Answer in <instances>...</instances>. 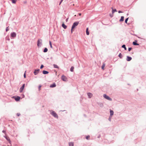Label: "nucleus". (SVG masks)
<instances>
[{"instance_id":"f257e3e1","label":"nucleus","mask_w":146,"mask_h":146,"mask_svg":"<svg viewBox=\"0 0 146 146\" xmlns=\"http://www.w3.org/2000/svg\"><path fill=\"white\" fill-rule=\"evenodd\" d=\"M50 114L55 117L58 118V116L57 114L54 111L50 110Z\"/></svg>"},{"instance_id":"f03ea898","label":"nucleus","mask_w":146,"mask_h":146,"mask_svg":"<svg viewBox=\"0 0 146 146\" xmlns=\"http://www.w3.org/2000/svg\"><path fill=\"white\" fill-rule=\"evenodd\" d=\"M79 23V22H76L74 23L72 26V29H74L78 25Z\"/></svg>"},{"instance_id":"7ed1b4c3","label":"nucleus","mask_w":146,"mask_h":146,"mask_svg":"<svg viewBox=\"0 0 146 146\" xmlns=\"http://www.w3.org/2000/svg\"><path fill=\"white\" fill-rule=\"evenodd\" d=\"M103 96L106 99L110 101L112 100V99L111 98H110L108 96H107L105 94H104Z\"/></svg>"},{"instance_id":"20e7f679","label":"nucleus","mask_w":146,"mask_h":146,"mask_svg":"<svg viewBox=\"0 0 146 146\" xmlns=\"http://www.w3.org/2000/svg\"><path fill=\"white\" fill-rule=\"evenodd\" d=\"M61 79L62 80L64 81H66L67 80V78L66 76L64 75L62 76L61 77Z\"/></svg>"},{"instance_id":"39448f33","label":"nucleus","mask_w":146,"mask_h":146,"mask_svg":"<svg viewBox=\"0 0 146 146\" xmlns=\"http://www.w3.org/2000/svg\"><path fill=\"white\" fill-rule=\"evenodd\" d=\"M42 40L40 39H39L37 41V46L38 47L40 46V44H41L42 43Z\"/></svg>"},{"instance_id":"423d86ee","label":"nucleus","mask_w":146,"mask_h":146,"mask_svg":"<svg viewBox=\"0 0 146 146\" xmlns=\"http://www.w3.org/2000/svg\"><path fill=\"white\" fill-rule=\"evenodd\" d=\"M13 98L16 101H19L20 99V97L18 96H17V97H14Z\"/></svg>"},{"instance_id":"0eeeda50","label":"nucleus","mask_w":146,"mask_h":146,"mask_svg":"<svg viewBox=\"0 0 146 146\" xmlns=\"http://www.w3.org/2000/svg\"><path fill=\"white\" fill-rule=\"evenodd\" d=\"M25 84H23L22 86L21 87V88H20V90H19V91H20V92H21L23 90L24 88V87H25Z\"/></svg>"},{"instance_id":"6e6552de","label":"nucleus","mask_w":146,"mask_h":146,"mask_svg":"<svg viewBox=\"0 0 146 146\" xmlns=\"http://www.w3.org/2000/svg\"><path fill=\"white\" fill-rule=\"evenodd\" d=\"M16 35V33L15 32H13L11 34V36L12 37H15Z\"/></svg>"},{"instance_id":"1a4fd4ad","label":"nucleus","mask_w":146,"mask_h":146,"mask_svg":"<svg viewBox=\"0 0 146 146\" xmlns=\"http://www.w3.org/2000/svg\"><path fill=\"white\" fill-rule=\"evenodd\" d=\"M39 71L40 70L39 69L35 70L34 72L35 75H36L38 73Z\"/></svg>"},{"instance_id":"9d476101","label":"nucleus","mask_w":146,"mask_h":146,"mask_svg":"<svg viewBox=\"0 0 146 146\" xmlns=\"http://www.w3.org/2000/svg\"><path fill=\"white\" fill-rule=\"evenodd\" d=\"M132 59V58L131 57H129V56H127V60L128 61H130Z\"/></svg>"},{"instance_id":"9b49d317","label":"nucleus","mask_w":146,"mask_h":146,"mask_svg":"<svg viewBox=\"0 0 146 146\" xmlns=\"http://www.w3.org/2000/svg\"><path fill=\"white\" fill-rule=\"evenodd\" d=\"M88 96L89 98H90L92 96V94L90 93H88Z\"/></svg>"},{"instance_id":"f8f14e48","label":"nucleus","mask_w":146,"mask_h":146,"mask_svg":"<svg viewBox=\"0 0 146 146\" xmlns=\"http://www.w3.org/2000/svg\"><path fill=\"white\" fill-rule=\"evenodd\" d=\"M62 27L64 29H66L67 28V26L66 25H65V24L63 23L62 24Z\"/></svg>"},{"instance_id":"ddd939ff","label":"nucleus","mask_w":146,"mask_h":146,"mask_svg":"<svg viewBox=\"0 0 146 146\" xmlns=\"http://www.w3.org/2000/svg\"><path fill=\"white\" fill-rule=\"evenodd\" d=\"M105 63H103L102 65V68L103 69V70H104V68L105 66Z\"/></svg>"},{"instance_id":"4468645a","label":"nucleus","mask_w":146,"mask_h":146,"mask_svg":"<svg viewBox=\"0 0 146 146\" xmlns=\"http://www.w3.org/2000/svg\"><path fill=\"white\" fill-rule=\"evenodd\" d=\"M5 138L9 142H11L10 139L8 137L6 136L5 137Z\"/></svg>"},{"instance_id":"2eb2a0df","label":"nucleus","mask_w":146,"mask_h":146,"mask_svg":"<svg viewBox=\"0 0 146 146\" xmlns=\"http://www.w3.org/2000/svg\"><path fill=\"white\" fill-rule=\"evenodd\" d=\"M124 17L123 16H121V18L119 20V21L122 22L124 20Z\"/></svg>"},{"instance_id":"dca6fc26","label":"nucleus","mask_w":146,"mask_h":146,"mask_svg":"<svg viewBox=\"0 0 146 146\" xmlns=\"http://www.w3.org/2000/svg\"><path fill=\"white\" fill-rule=\"evenodd\" d=\"M42 73L44 74H48V71H46L43 70L42 71Z\"/></svg>"},{"instance_id":"f3484780","label":"nucleus","mask_w":146,"mask_h":146,"mask_svg":"<svg viewBox=\"0 0 146 146\" xmlns=\"http://www.w3.org/2000/svg\"><path fill=\"white\" fill-rule=\"evenodd\" d=\"M110 113L111 116H112L113 114V111L112 110H110Z\"/></svg>"},{"instance_id":"a211bd4d","label":"nucleus","mask_w":146,"mask_h":146,"mask_svg":"<svg viewBox=\"0 0 146 146\" xmlns=\"http://www.w3.org/2000/svg\"><path fill=\"white\" fill-rule=\"evenodd\" d=\"M56 86V85L55 84H54L51 85L50 86V88H53V87H55Z\"/></svg>"},{"instance_id":"6ab92c4d","label":"nucleus","mask_w":146,"mask_h":146,"mask_svg":"<svg viewBox=\"0 0 146 146\" xmlns=\"http://www.w3.org/2000/svg\"><path fill=\"white\" fill-rule=\"evenodd\" d=\"M88 28H86V35H89V33L88 31Z\"/></svg>"},{"instance_id":"aec40b11","label":"nucleus","mask_w":146,"mask_h":146,"mask_svg":"<svg viewBox=\"0 0 146 146\" xmlns=\"http://www.w3.org/2000/svg\"><path fill=\"white\" fill-rule=\"evenodd\" d=\"M137 41H134V42H133V44L134 45H139V44H137Z\"/></svg>"},{"instance_id":"412c9836","label":"nucleus","mask_w":146,"mask_h":146,"mask_svg":"<svg viewBox=\"0 0 146 146\" xmlns=\"http://www.w3.org/2000/svg\"><path fill=\"white\" fill-rule=\"evenodd\" d=\"M69 146H73V143L72 142H70L69 143Z\"/></svg>"},{"instance_id":"4be33fe9","label":"nucleus","mask_w":146,"mask_h":146,"mask_svg":"<svg viewBox=\"0 0 146 146\" xmlns=\"http://www.w3.org/2000/svg\"><path fill=\"white\" fill-rule=\"evenodd\" d=\"M53 66L54 68H58V66L56 64H53Z\"/></svg>"},{"instance_id":"5701e85b","label":"nucleus","mask_w":146,"mask_h":146,"mask_svg":"<svg viewBox=\"0 0 146 146\" xmlns=\"http://www.w3.org/2000/svg\"><path fill=\"white\" fill-rule=\"evenodd\" d=\"M74 67L72 66L70 68V71L71 72H73L74 71Z\"/></svg>"},{"instance_id":"b1692460","label":"nucleus","mask_w":146,"mask_h":146,"mask_svg":"<svg viewBox=\"0 0 146 146\" xmlns=\"http://www.w3.org/2000/svg\"><path fill=\"white\" fill-rule=\"evenodd\" d=\"M122 47L123 48H124L125 50H126L127 49L125 47V44L123 45L122 46Z\"/></svg>"},{"instance_id":"393cba45","label":"nucleus","mask_w":146,"mask_h":146,"mask_svg":"<svg viewBox=\"0 0 146 146\" xmlns=\"http://www.w3.org/2000/svg\"><path fill=\"white\" fill-rule=\"evenodd\" d=\"M48 51V49L47 48H45L44 50V52H46Z\"/></svg>"},{"instance_id":"a878e982","label":"nucleus","mask_w":146,"mask_h":146,"mask_svg":"<svg viewBox=\"0 0 146 146\" xmlns=\"http://www.w3.org/2000/svg\"><path fill=\"white\" fill-rule=\"evenodd\" d=\"M116 11H117V10H116V9H112V13L113 14L114 13V12H116Z\"/></svg>"},{"instance_id":"bb28decb","label":"nucleus","mask_w":146,"mask_h":146,"mask_svg":"<svg viewBox=\"0 0 146 146\" xmlns=\"http://www.w3.org/2000/svg\"><path fill=\"white\" fill-rule=\"evenodd\" d=\"M49 44H50V48H52V45L51 42V41H49Z\"/></svg>"},{"instance_id":"cd10ccee","label":"nucleus","mask_w":146,"mask_h":146,"mask_svg":"<svg viewBox=\"0 0 146 146\" xmlns=\"http://www.w3.org/2000/svg\"><path fill=\"white\" fill-rule=\"evenodd\" d=\"M118 56L121 58H122V55L121 54V53H120L119 54Z\"/></svg>"},{"instance_id":"c85d7f7f","label":"nucleus","mask_w":146,"mask_h":146,"mask_svg":"<svg viewBox=\"0 0 146 146\" xmlns=\"http://www.w3.org/2000/svg\"><path fill=\"white\" fill-rule=\"evenodd\" d=\"M12 3H15L16 2V0H11Z\"/></svg>"},{"instance_id":"c756f323","label":"nucleus","mask_w":146,"mask_h":146,"mask_svg":"<svg viewBox=\"0 0 146 146\" xmlns=\"http://www.w3.org/2000/svg\"><path fill=\"white\" fill-rule=\"evenodd\" d=\"M90 136L89 135L86 136V139L87 140L89 139H90Z\"/></svg>"},{"instance_id":"7c9ffc66","label":"nucleus","mask_w":146,"mask_h":146,"mask_svg":"<svg viewBox=\"0 0 146 146\" xmlns=\"http://www.w3.org/2000/svg\"><path fill=\"white\" fill-rule=\"evenodd\" d=\"M128 19H129V18H127L125 20V23H127V21Z\"/></svg>"},{"instance_id":"2f4dec72","label":"nucleus","mask_w":146,"mask_h":146,"mask_svg":"<svg viewBox=\"0 0 146 146\" xmlns=\"http://www.w3.org/2000/svg\"><path fill=\"white\" fill-rule=\"evenodd\" d=\"M41 85H39V86L38 88V90H39V91H40V88H41Z\"/></svg>"},{"instance_id":"473e14b6","label":"nucleus","mask_w":146,"mask_h":146,"mask_svg":"<svg viewBox=\"0 0 146 146\" xmlns=\"http://www.w3.org/2000/svg\"><path fill=\"white\" fill-rule=\"evenodd\" d=\"M9 30V27H7L6 28V31L7 32Z\"/></svg>"},{"instance_id":"72a5a7b5","label":"nucleus","mask_w":146,"mask_h":146,"mask_svg":"<svg viewBox=\"0 0 146 146\" xmlns=\"http://www.w3.org/2000/svg\"><path fill=\"white\" fill-rule=\"evenodd\" d=\"M132 49V48L131 47H129L128 48V50L129 51H130L131 49Z\"/></svg>"},{"instance_id":"f704fd0d","label":"nucleus","mask_w":146,"mask_h":146,"mask_svg":"<svg viewBox=\"0 0 146 146\" xmlns=\"http://www.w3.org/2000/svg\"><path fill=\"white\" fill-rule=\"evenodd\" d=\"M44 67V66L43 65H41V66H40V69H42V68L43 67Z\"/></svg>"},{"instance_id":"c9c22d12","label":"nucleus","mask_w":146,"mask_h":146,"mask_svg":"<svg viewBox=\"0 0 146 146\" xmlns=\"http://www.w3.org/2000/svg\"><path fill=\"white\" fill-rule=\"evenodd\" d=\"M26 72V71H25V72L24 74V77L25 78H26V74H25Z\"/></svg>"},{"instance_id":"e433bc0d","label":"nucleus","mask_w":146,"mask_h":146,"mask_svg":"<svg viewBox=\"0 0 146 146\" xmlns=\"http://www.w3.org/2000/svg\"><path fill=\"white\" fill-rule=\"evenodd\" d=\"M17 116H19L20 115V114L19 113H18L17 114Z\"/></svg>"},{"instance_id":"4c0bfd02","label":"nucleus","mask_w":146,"mask_h":146,"mask_svg":"<svg viewBox=\"0 0 146 146\" xmlns=\"http://www.w3.org/2000/svg\"><path fill=\"white\" fill-rule=\"evenodd\" d=\"M72 29V28H71V33H72L73 32V29Z\"/></svg>"},{"instance_id":"58836bf2","label":"nucleus","mask_w":146,"mask_h":146,"mask_svg":"<svg viewBox=\"0 0 146 146\" xmlns=\"http://www.w3.org/2000/svg\"><path fill=\"white\" fill-rule=\"evenodd\" d=\"M122 12H122L121 11H118V13H122Z\"/></svg>"},{"instance_id":"ea45409f","label":"nucleus","mask_w":146,"mask_h":146,"mask_svg":"<svg viewBox=\"0 0 146 146\" xmlns=\"http://www.w3.org/2000/svg\"><path fill=\"white\" fill-rule=\"evenodd\" d=\"M63 1V0H61V2H60V4H59V5H60V4L62 2V1Z\"/></svg>"},{"instance_id":"a19ab883","label":"nucleus","mask_w":146,"mask_h":146,"mask_svg":"<svg viewBox=\"0 0 146 146\" xmlns=\"http://www.w3.org/2000/svg\"><path fill=\"white\" fill-rule=\"evenodd\" d=\"M68 18L67 19H66V22H67V21H68Z\"/></svg>"},{"instance_id":"79ce46f5","label":"nucleus","mask_w":146,"mask_h":146,"mask_svg":"<svg viewBox=\"0 0 146 146\" xmlns=\"http://www.w3.org/2000/svg\"><path fill=\"white\" fill-rule=\"evenodd\" d=\"M79 15H80V16H81V13H79Z\"/></svg>"},{"instance_id":"37998d69","label":"nucleus","mask_w":146,"mask_h":146,"mask_svg":"<svg viewBox=\"0 0 146 146\" xmlns=\"http://www.w3.org/2000/svg\"><path fill=\"white\" fill-rule=\"evenodd\" d=\"M110 15V16L111 17H112L113 16V15Z\"/></svg>"},{"instance_id":"c03bdc74","label":"nucleus","mask_w":146,"mask_h":146,"mask_svg":"<svg viewBox=\"0 0 146 146\" xmlns=\"http://www.w3.org/2000/svg\"><path fill=\"white\" fill-rule=\"evenodd\" d=\"M4 132V131H3V132Z\"/></svg>"}]
</instances>
